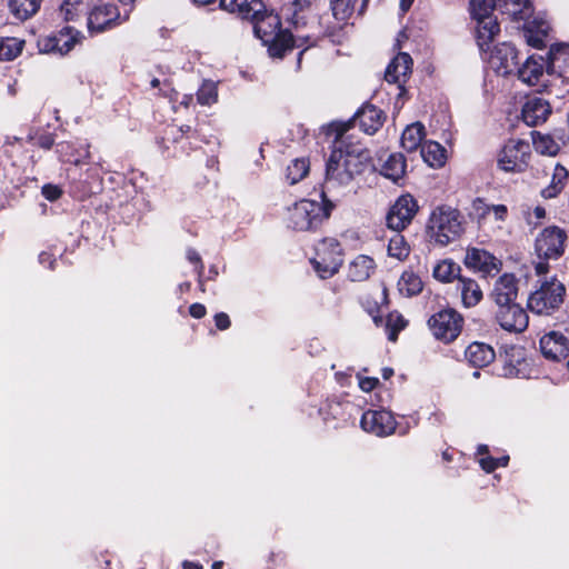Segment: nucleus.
Masks as SVG:
<instances>
[{"instance_id":"nucleus-1","label":"nucleus","mask_w":569,"mask_h":569,"mask_svg":"<svg viewBox=\"0 0 569 569\" xmlns=\"http://www.w3.org/2000/svg\"><path fill=\"white\" fill-rule=\"evenodd\" d=\"M346 130V124L340 126L336 137V147L327 161L322 198H327V192L349 184L356 174L362 172L365 161L368 159L366 150L360 144L347 142Z\"/></svg>"},{"instance_id":"nucleus-2","label":"nucleus","mask_w":569,"mask_h":569,"mask_svg":"<svg viewBox=\"0 0 569 569\" xmlns=\"http://www.w3.org/2000/svg\"><path fill=\"white\" fill-rule=\"evenodd\" d=\"M569 56V44L559 43L550 48L547 60L541 56H531L518 69V77L528 86L539 83L543 72L553 73L560 68V62L566 63Z\"/></svg>"},{"instance_id":"nucleus-3","label":"nucleus","mask_w":569,"mask_h":569,"mask_svg":"<svg viewBox=\"0 0 569 569\" xmlns=\"http://www.w3.org/2000/svg\"><path fill=\"white\" fill-rule=\"evenodd\" d=\"M323 206L320 203L302 199L288 208V227L298 231H308L317 228L330 214L335 204L327 198H322Z\"/></svg>"},{"instance_id":"nucleus-4","label":"nucleus","mask_w":569,"mask_h":569,"mask_svg":"<svg viewBox=\"0 0 569 569\" xmlns=\"http://www.w3.org/2000/svg\"><path fill=\"white\" fill-rule=\"evenodd\" d=\"M566 291V286L556 277L545 279L529 295L527 307L535 315L551 316L563 303Z\"/></svg>"},{"instance_id":"nucleus-5","label":"nucleus","mask_w":569,"mask_h":569,"mask_svg":"<svg viewBox=\"0 0 569 569\" xmlns=\"http://www.w3.org/2000/svg\"><path fill=\"white\" fill-rule=\"evenodd\" d=\"M428 229L436 243L447 246L463 233L462 216L457 209L438 207L430 216Z\"/></svg>"},{"instance_id":"nucleus-6","label":"nucleus","mask_w":569,"mask_h":569,"mask_svg":"<svg viewBox=\"0 0 569 569\" xmlns=\"http://www.w3.org/2000/svg\"><path fill=\"white\" fill-rule=\"evenodd\" d=\"M311 263L320 278L327 279L338 272L342 264V248L333 238L321 240L316 247Z\"/></svg>"},{"instance_id":"nucleus-7","label":"nucleus","mask_w":569,"mask_h":569,"mask_svg":"<svg viewBox=\"0 0 569 569\" xmlns=\"http://www.w3.org/2000/svg\"><path fill=\"white\" fill-rule=\"evenodd\" d=\"M433 336L443 342L453 341L461 332L463 318L455 309H443L428 321Z\"/></svg>"},{"instance_id":"nucleus-8","label":"nucleus","mask_w":569,"mask_h":569,"mask_svg":"<svg viewBox=\"0 0 569 569\" xmlns=\"http://www.w3.org/2000/svg\"><path fill=\"white\" fill-rule=\"evenodd\" d=\"M530 144L523 140H509L498 154V167L506 172H521L528 166Z\"/></svg>"},{"instance_id":"nucleus-9","label":"nucleus","mask_w":569,"mask_h":569,"mask_svg":"<svg viewBox=\"0 0 569 569\" xmlns=\"http://www.w3.org/2000/svg\"><path fill=\"white\" fill-rule=\"evenodd\" d=\"M567 233L557 226L545 228L537 237L535 249L539 258L558 259L565 252Z\"/></svg>"},{"instance_id":"nucleus-10","label":"nucleus","mask_w":569,"mask_h":569,"mask_svg":"<svg viewBox=\"0 0 569 569\" xmlns=\"http://www.w3.org/2000/svg\"><path fill=\"white\" fill-rule=\"evenodd\" d=\"M418 211L417 201L412 196L406 194L398 198L387 214V226L393 231L403 230Z\"/></svg>"},{"instance_id":"nucleus-11","label":"nucleus","mask_w":569,"mask_h":569,"mask_svg":"<svg viewBox=\"0 0 569 569\" xmlns=\"http://www.w3.org/2000/svg\"><path fill=\"white\" fill-rule=\"evenodd\" d=\"M495 319L503 330L515 333L525 331L529 322L526 310L519 303L498 306Z\"/></svg>"},{"instance_id":"nucleus-12","label":"nucleus","mask_w":569,"mask_h":569,"mask_svg":"<svg viewBox=\"0 0 569 569\" xmlns=\"http://www.w3.org/2000/svg\"><path fill=\"white\" fill-rule=\"evenodd\" d=\"M246 19L252 21L253 32L262 43H269L271 40L277 39L278 34L284 32L280 29L281 20H284L281 12L274 14L268 12L263 7L254 17H247Z\"/></svg>"},{"instance_id":"nucleus-13","label":"nucleus","mask_w":569,"mask_h":569,"mask_svg":"<svg viewBox=\"0 0 569 569\" xmlns=\"http://www.w3.org/2000/svg\"><path fill=\"white\" fill-rule=\"evenodd\" d=\"M361 428L378 437H387L396 431V420L390 411L368 410L362 415Z\"/></svg>"},{"instance_id":"nucleus-14","label":"nucleus","mask_w":569,"mask_h":569,"mask_svg":"<svg viewBox=\"0 0 569 569\" xmlns=\"http://www.w3.org/2000/svg\"><path fill=\"white\" fill-rule=\"evenodd\" d=\"M121 23L118 8L112 3H101L89 12L88 29L91 33L102 32Z\"/></svg>"},{"instance_id":"nucleus-15","label":"nucleus","mask_w":569,"mask_h":569,"mask_svg":"<svg viewBox=\"0 0 569 569\" xmlns=\"http://www.w3.org/2000/svg\"><path fill=\"white\" fill-rule=\"evenodd\" d=\"M465 264L473 270L482 272L486 276L498 273L502 262L487 250L479 248L467 249Z\"/></svg>"},{"instance_id":"nucleus-16","label":"nucleus","mask_w":569,"mask_h":569,"mask_svg":"<svg viewBox=\"0 0 569 569\" xmlns=\"http://www.w3.org/2000/svg\"><path fill=\"white\" fill-rule=\"evenodd\" d=\"M518 290L517 278L512 273H503L496 280L490 297L497 307L517 303Z\"/></svg>"},{"instance_id":"nucleus-17","label":"nucleus","mask_w":569,"mask_h":569,"mask_svg":"<svg viewBox=\"0 0 569 569\" xmlns=\"http://www.w3.org/2000/svg\"><path fill=\"white\" fill-rule=\"evenodd\" d=\"M489 62L496 71L508 74L518 66L517 50L511 43H500L491 51Z\"/></svg>"},{"instance_id":"nucleus-18","label":"nucleus","mask_w":569,"mask_h":569,"mask_svg":"<svg viewBox=\"0 0 569 569\" xmlns=\"http://www.w3.org/2000/svg\"><path fill=\"white\" fill-rule=\"evenodd\" d=\"M542 355L553 361L566 359L569 355V340L558 331H551L540 339Z\"/></svg>"},{"instance_id":"nucleus-19","label":"nucleus","mask_w":569,"mask_h":569,"mask_svg":"<svg viewBox=\"0 0 569 569\" xmlns=\"http://www.w3.org/2000/svg\"><path fill=\"white\" fill-rule=\"evenodd\" d=\"M411 57L406 52H400L388 64L385 79L390 83H397L399 89H402L409 74L411 73Z\"/></svg>"},{"instance_id":"nucleus-20","label":"nucleus","mask_w":569,"mask_h":569,"mask_svg":"<svg viewBox=\"0 0 569 569\" xmlns=\"http://www.w3.org/2000/svg\"><path fill=\"white\" fill-rule=\"evenodd\" d=\"M310 0H281V14L284 21L298 29L306 24Z\"/></svg>"},{"instance_id":"nucleus-21","label":"nucleus","mask_w":569,"mask_h":569,"mask_svg":"<svg viewBox=\"0 0 569 569\" xmlns=\"http://www.w3.org/2000/svg\"><path fill=\"white\" fill-rule=\"evenodd\" d=\"M550 113L549 102L540 97L529 98L522 108V119L530 127L543 123Z\"/></svg>"},{"instance_id":"nucleus-22","label":"nucleus","mask_w":569,"mask_h":569,"mask_svg":"<svg viewBox=\"0 0 569 569\" xmlns=\"http://www.w3.org/2000/svg\"><path fill=\"white\" fill-rule=\"evenodd\" d=\"M77 41L74 36L60 33L58 36L39 39L38 49L41 53H58L63 56L73 49Z\"/></svg>"},{"instance_id":"nucleus-23","label":"nucleus","mask_w":569,"mask_h":569,"mask_svg":"<svg viewBox=\"0 0 569 569\" xmlns=\"http://www.w3.org/2000/svg\"><path fill=\"white\" fill-rule=\"evenodd\" d=\"M355 121L363 132L373 134L382 126V111L372 104H366L356 113Z\"/></svg>"},{"instance_id":"nucleus-24","label":"nucleus","mask_w":569,"mask_h":569,"mask_svg":"<svg viewBox=\"0 0 569 569\" xmlns=\"http://www.w3.org/2000/svg\"><path fill=\"white\" fill-rule=\"evenodd\" d=\"M466 359L476 368H483L489 366L496 357L495 350L486 343L472 342L466 349Z\"/></svg>"},{"instance_id":"nucleus-25","label":"nucleus","mask_w":569,"mask_h":569,"mask_svg":"<svg viewBox=\"0 0 569 569\" xmlns=\"http://www.w3.org/2000/svg\"><path fill=\"white\" fill-rule=\"evenodd\" d=\"M220 7L240 18L254 17L263 8L261 0H220Z\"/></svg>"},{"instance_id":"nucleus-26","label":"nucleus","mask_w":569,"mask_h":569,"mask_svg":"<svg viewBox=\"0 0 569 569\" xmlns=\"http://www.w3.org/2000/svg\"><path fill=\"white\" fill-rule=\"evenodd\" d=\"M369 0H330L333 17L339 21H346L356 12L361 14Z\"/></svg>"},{"instance_id":"nucleus-27","label":"nucleus","mask_w":569,"mask_h":569,"mask_svg":"<svg viewBox=\"0 0 569 569\" xmlns=\"http://www.w3.org/2000/svg\"><path fill=\"white\" fill-rule=\"evenodd\" d=\"M376 269L373 259L366 254L357 256L349 264L348 276L352 281H365Z\"/></svg>"},{"instance_id":"nucleus-28","label":"nucleus","mask_w":569,"mask_h":569,"mask_svg":"<svg viewBox=\"0 0 569 569\" xmlns=\"http://www.w3.org/2000/svg\"><path fill=\"white\" fill-rule=\"evenodd\" d=\"M457 288L460 291L461 301L467 308L477 306L482 299V290L473 279L465 277L459 278Z\"/></svg>"},{"instance_id":"nucleus-29","label":"nucleus","mask_w":569,"mask_h":569,"mask_svg":"<svg viewBox=\"0 0 569 569\" xmlns=\"http://www.w3.org/2000/svg\"><path fill=\"white\" fill-rule=\"evenodd\" d=\"M421 157L428 166L440 168L447 159V150L436 141H427L421 146Z\"/></svg>"},{"instance_id":"nucleus-30","label":"nucleus","mask_w":569,"mask_h":569,"mask_svg":"<svg viewBox=\"0 0 569 569\" xmlns=\"http://www.w3.org/2000/svg\"><path fill=\"white\" fill-rule=\"evenodd\" d=\"M425 127L420 122H415L407 126L401 136V146L408 152L416 151L421 147L422 139L425 138Z\"/></svg>"},{"instance_id":"nucleus-31","label":"nucleus","mask_w":569,"mask_h":569,"mask_svg":"<svg viewBox=\"0 0 569 569\" xmlns=\"http://www.w3.org/2000/svg\"><path fill=\"white\" fill-rule=\"evenodd\" d=\"M461 268L451 259H445L436 263L432 276L440 282H452L455 279L462 278L460 276Z\"/></svg>"},{"instance_id":"nucleus-32","label":"nucleus","mask_w":569,"mask_h":569,"mask_svg":"<svg viewBox=\"0 0 569 569\" xmlns=\"http://www.w3.org/2000/svg\"><path fill=\"white\" fill-rule=\"evenodd\" d=\"M406 172V159L401 153H392L381 168V173L392 181H398Z\"/></svg>"},{"instance_id":"nucleus-33","label":"nucleus","mask_w":569,"mask_h":569,"mask_svg":"<svg viewBox=\"0 0 569 569\" xmlns=\"http://www.w3.org/2000/svg\"><path fill=\"white\" fill-rule=\"evenodd\" d=\"M567 178L568 170L560 164H556L553 168L551 181L549 186L541 190V196L545 199H551L557 197L561 192Z\"/></svg>"},{"instance_id":"nucleus-34","label":"nucleus","mask_w":569,"mask_h":569,"mask_svg":"<svg viewBox=\"0 0 569 569\" xmlns=\"http://www.w3.org/2000/svg\"><path fill=\"white\" fill-rule=\"evenodd\" d=\"M41 0H9L12 14L19 20L33 16L40 8Z\"/></svg>"},{"instance_id":"nucleus-35","label":"nucleus","mask_w":569,"mask_h":569,"mask_svg":"<svg viewBox=\"0 0 569 569\" xmlns=\"http://www.w3.org/2000/svg\"><path fill=\"white\" fill-rule=\"evenodd\" d=\"M399 291L408 297L416 296L422 290V281L412 271H405L398 282Z\"/></svg>"},{"instance_id":"nucleus-36","label":"nucleus","mask_w":569,"mask_h":569,"mask_svg":"<svg viewBox=\"0 0 569 569\" xmlns=\"http://www.w3.org/2000/svg\"><path fill=\"white\" fill-rule=\"evenodd\" d=\"M268 46V52L273 58H282L288 50L293 46V37L289 31L277 36V39L271 40Z\"/></svg>"},{"instance_id":"nucleus-37","label":"nucleus","mask_w":569,"mask_h":569,"mask_svg":"<svg viewBox=\"0 0 569 569\" xmlns=\"http://www.w3.org/2000/svg\"><path fill=\"white\" fill-rule=\"evenodd\" d=\"M410 253V247L405 237L397 231L390 239L388 244V254L399 261H403Z\"/></svg>"},{"instance_id":"nucleus-38","label":"nucleus","mask_w":569,"mask_h":569,"mask_svg":"<svg viewBox=\"0 0 569 569\" xmlns=\"http://www.w3.org/2000/svg\"><path fill=\"white\" fill-rule=\"evenodd\" d=\"M24 41L18 38L0 39V60L9 61L17 58L23 48Z\"/></svg>"},{"instance_id":"nucleus-39","label":"nucleus","mask_w":569,"mask_h":569,"mask_svg":"<svg viewBox=\"0 0 569 569\" xmlns=\"http://www.w3.org/2000/svg\"><path fill=\"white\" fill-rule=\"evenodd\" d=\"M87 10L84 0H63L60 6V14L66 21H74Z\"/></svg>"},{"instance_id":"nucleus-40","label":"nucleus","mask_w":569,"mask_h":569,"mask_svg":"<svg viewBox=\"0 0 569 569\" xmlns=\"http://www.w3.org/2000/svg\"><path fill=\"white\" fill-rule=\"evenodd\" d=\"M309 168V161L305 158L292 160L287 167V180L290 184L298 183L308 174Z\"/></svg>"},{"instance_id":"nucleus-41","label":"nucleus","mask_w":569,"mask_h":569,"mask_svg":"<svg viewBox=\"0 0 569 569\" xmlns=\"http://www.w3.org/2000/svg\"><path fill=\"white\" fill-rule=\"evenodd\" d=\"M197 100L202 106H211L218 100L217 86L212 81H204L197 92Z\"/></svg>"},{"instance_id":"nucleus-42","label":"nucleus","mask_w":569,"mask_h":569,"mask_svg":"<svg viewBox=\"0 0 569 569\" xmlns=\"http://www.w3.org/2000/svg\"><path fill=\"white\" fill-rule=\"evenodd\" d=\"M536 150L542 154L555 156L559 151V144L550 136L537 134L533 137Z\"/></svg>"},{"instance_id":"nucleus-43","label":"nucleus","mask_w":569,"mask_h":569,"mask_svg":"<svg viewBox=\"0 0 569 569\" xmlns=\"http://www.w3.org/2000/svg\"><path fill=\"white\" fill-rule=\"evenodd\" d=\"M57 151L62 157L63 161L72 162L76 166H79L83 162V160L88 159L90 157V152L88 148L84 150V153L82 157H74L73 154V146L69 142H62L57 146Z\"/></svg>"},{"instance_id":"nucleus-44","label":"nucleus","mask_w":569,"mask_h":569,"mask_svg":"<svg viewBox=\"0 0 569 569\" xmlns=\"http://www.w3.org/2000/svg\"><path fill=\"white\" fill-rule=\"evenodd\" d=\"M406 326V321L401 316H397L396 319L391 316L388 319V327H391V330L389 332V340L396 341L398 332L402 330Z\"/></svg>"},{"instance_id":"nucleus-45","label":"nucleus","mask_w":569,"mask_h":569,"mask_svg":"<svg viewBox=\"0 0 569 569\" xmlns=\"http://www.w3.org/2000/svg\"><path fill=\"white\" fill-rule=\"evenodd\" d=\"M61 193V189L54 184H44L42 187V196L49 201L57 200L60 198Z\"/></svg>"},{"instance_id":"nucleus-46","label":"nucleus","mask_w":569,"mask_h":569,"mask_svg":"<svg viewBox=\"0 0 569 569\" xmlns=\"http://www.w3.org/2000/svg\"><path fill=\"white\" fill-rule=\"evenodd\" d=\"M358 377L359 387L365 392H370L376 388L379 380L377 378H370V377H361L360 375Z\"/></svg>"},{"instance_id":"nucleus-47","label":"nucleus","mask_w":569,"mask_h":569,"mask_svg":"<svg viewBox=\"0 0 569 569\" xmlns=\"http://www.w3.org/2000/svg\"><path fill=\"white\" fill-rule=\"evenodd\" d=\"M472 209L479 217H485L491 212L492 206L487 204L481 199H476L472 202Z\"/></svg>"},{"instance_id":"nucleus-48","label":"nucleus","mask_w":569,"mask_h":569,"mask_svg":"<svg viewBox=\"0 0 569 569\" xmlns=\"http://www.w3.org/2000/svg\"><path fill=\"white\" fill-rule=\"evenodd\" d=\"M187 258L191 263H193L196 266V270H197L198 274L201 276L203 272V264L201 262V258H200L199 253L193 249H189L187 251Z\"/></svg>"},{"instance_id":"nucleus-49","label":"nucleus","mask_w":569,"mask_h":569,"mask_svg":"<svg viewBox=\"0 0 569 569\" xmlns=\"http://www.w3.org/2000/svg\"><path fill=\"white\" fill-rule=\"evenodd\" d=\"M214 322L218 329L226 330L230 327V319L227 313L220 312L214 317Z\"/></svg>"},{"instance_id":"nucleus-50","label":"nucleus","mask_w":569,"mask_h":569,"mask_svg":"<svg viewBox=\"0 0 569 569\" xmlns=\"http://www.w3.org/2000/svg\"><path fill=\"white\" fill-rule=\"evenodd\" d=\"M480 466L485 471L491 472L496 468H498V460H496L495 458H491V457H486V458L480 459Z\"/></svg>"},{"instance_id":"nucleus-51","label":"nucleus","mask_w":569,"mask_h":569,"mask_svg":"<svg viewBox=\"0 0 569 569\" xmlns=\"http://www.w3.org/2000/svg\"><path fill=\"white\" fill-rule=\"evenodd\" d=\"M491 211L493 212L495 219L498 221H505L508 209L505 204H493Z\"/></svg>"},{"instance_id":"nucleus-52","label":"nucleus","mask_w":569,"mask_h":569,"mask_svg":"<svg viewBox=\"0 0 569 569\" xmlns=\"http://www.w3.org/2000/svg\"><path fill=\"white\" fill-rule=\"evenodd\" d=\"M189 312L193 318L200 319L206 315V308L201 303H193L190 306Z\"/></svg>"},{"instance_id":"nucleus-53","label":"nucleus","mask_w":569,"mask_h":569,"mask_svg":"<svg viewBox=\"0 0 569 569\" xmlns=\"http://www.w3.org/2000/svg\"><path fill=\"white\" fill-rule=\"evenodd\" d=\"M535 270L538 276L546 274L549 270V264L546 261H539L535 264Z\"/></svg>"},{"instance_id":"nucleus-54","label":"nucleus","mask_w":569,"mask_h":569,"mask_svg":"<svg viewBox=\"0 0 569 569\" xmlns=\"http://www.w3.org/2000/svg\"><path fill=\"white\" fill-rule=\"evenodd\" d=\"M39 260H40V263H42V264L48 263L49 268L53 269L54 260L52 259L51 254H49L47 252H42L39 256Z\"/></svg>"},{"instance_id":"nucleus-55","label":"nucleus","mask_w":569,"mask_h":569,"mask_svg":"<svg viewBox=\"0 0 569 569\" xmlns=\"http://www.w3.org/2000/svg\"><path fill=\"white\" fill-rule=\"evenodd\" d=\"M528 42H529V44L537 47V48H540L542 46V39L539 37H535V36H530L528 38Z\"/></svg>"},{"instance_id":"nucleus-56","label":"nucleus","mask_w":569,"mask_h":569,"mask_svg":"<svg viewBox=\"0 0 569 569\" xmlns=\"http://www.w3.org/2000/svg\"><path fill=\"white\" fill-rule=\"evenodd\" d=\"M415 0H400V9L406 12L410 9Z\"/></svg>"},{"instance_id":"nucleus-57","label":"nucleus","mask_w":569,"mask_h":569,"mask_svg":"<svg viewBox=\"0 0 569 569\" xmlns=\"http://www.w3.org/2000/svg\"><path fill=\"white\" fill-rule=\"evenodd\" d=\"M182 567L183 569H202L200 565L191 561H183Z\"/></svg>"},{"instance_id":"nucleus-58","label":"nucleus","mask_w":569,"mask_h":569,"mask_svg":"<svg viewBox=\"0 0 569 569\" xmlns=\"http://www.w3.org/2000/svg\"><path fill=\"white\" fill-rule=\"evenodd\" d=\"M535 216L539 219L543 218L546 216V210L541 207H537L535 209Z\"/></svg>"},{"instance_id":"nucleus-59","label":"nucleus","mask_w":569,"mask_h":569,"mask_svg":"<svg viewBox=\"0 0 569 569\" xmlns=\"http://www.w3.org/2000/svg\"><path fill=\"white\" fill-rule=\"evenodd\" d=\"M217 0H193V2L198 6H209L214 3Z\"/></svg>"},{"instance_id":"nucleus-60","label":"nucleus","mask_w":569,"mask_h":569,"mask_svg":"<svg viewBox=\"0 0 569 569\" xmlns=\"http://www.w3.org/2000/svg\"><path fill=\"white\" fill-rule=\"evenodd\" d=\"M393 375V370L391 368L382 369V377L385 379H389Z\"/></svg>"},{"instance_id":"nucleus-61","label":"nucleus","mask_w":569,"mask_h":569,"mask_svg":"<svg viewBox=\"0 0 569 569\" xmlns=\"http://www.w3.org/2000/svg\"><path fill=\"white\" fill-rule=\"evenodd\" d=\"M497 460H498V467H499V466L505 467V466H507V463H508V461H509V457H508V456H505V457L499 458V459H497Z\"/></svg>"},{"instance_id":"nucleus-62","label":"nucleus","mask_w":569,"mask_h":569,"mask_svg":"<svg viewBox=\"0 0 569 569\" xmlns=\"http://www.w3.org/2000/svg\"><path fill=\"white\" fill-rule=\"evenodd\" d=\"M223 566L222 561H214L211 566L212 569H221Z\"/></svg>"},{"instance_id":"nucleus-63","label":"nucleus","mask_w":569,"mask_h":569,"mask_svg":"<svg viewBox=\"0 0 569 569\" xmlns=\"http://www.w3.org/2000/svg\"><path fill=\"white\" fill-rule=\"evenodd\" d=\"M8 91L11 96L16 93L14 83L8 84Z\"/></svg>"},{"instance_id":"nucleus-64","label":"nucleus","mask_w":569,"mask_h":569,"mask_svg":"<svg viewBox=\"0 0 569 569\" xmlns=\"http://www.w3.org/2000/svg\"><path fill=\"white\" fill-rule=\"evenodd\" d=\"M150 84H151L152 88H157V87H159L160 81H159V79L154 78V79L151 80Z\"/></svg>"}]
</instances>
